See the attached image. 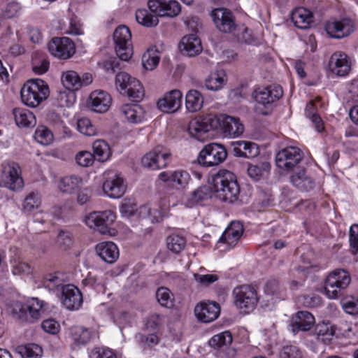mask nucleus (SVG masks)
<instances>
[{
  "label": "nucleus",
  "mask_w": 358,
  "mask_h": 358,
  "mask_svg": "<svg viewBox=\"0 0 358 358\" xmlns=\"http://www.w3.org/2000/svg\"><path fill=\"white\" fill-rule=\"evenodd\" d=\"M122 115L129 122H140L144 115L143 109L138 104H124L120 109Z\"/></svg>",
  "instance_id": "obj_34"
},
{
  "label": "nucleus",
  "mask_w": 358,
  "mask_h": 358,
  "mask_svg": "<svg viewBox=\"0 0 358 358\" xmlns=\"http://www.w3.org/2000/svg\"><path fill=\"white\" fill-rule=\"evenodd\" d=\"M203 104V96L196 90H189L185 95V106L190 113H195L200 110Z\"/></svg>",
  "instance_id": "obj_35"
},
{
  "label": "nucleus",
  "mask_w": 358,
  "mask_h": 358,
  "mask_svg": "<svg viewBox=\"0 0 358 358\" xmlns=\"http://www.w3.org/2000/svg\"><path fill=\"white\" fill-rule=\"evenodd\" d=\"M137 210L136 204L130 199H124L120 206V213L124 217H130Z\"/></svg>",
  "instance_id": "obj_58"
},
{
  "label": "nucleus",
  "mask_w": 358,
  "mask_h": 358,
  "mask_svg": "<svg viewBox=\"0 0 358 358\" xmlns=\"http://www.w3.org/2000/svg\"><path fill=\"white\" fill-rule=\"evenodd\" d=\"M138 214L141 218H150L152 222H159L162 218L161 213L148 205L141 206L138 209Z\"/></svg>",
  "instance_id": "obj_49"
},
{
  "label": "nucleus",
  "mask_w": 358,
  "mask_h": 358,
  "mask_svg": "<svg viewBox=\"0 0 358 358\" xmlns=\"http://www.w3.org/2000/svg\"><path fill=\"white\" fill-rule=\"evenodd\" d=\"M351 278L348 271L343 269H335L327 277L324 282L326 296L331 299L340 297L348 287Z\"/></svg>",
  "instance_id": "obj_3"
},
{
  "label": "nucleus",
  "mask_w": 358,
  "mask_h": 358,
  "mask_svg": "<svg viewBox=\"0 0 358 358\" xmlns=\"http://www.w3.org/2000/svg\"><path fill=\"white\" fill-rule=\"evenodd\" d=\"M349 241L354 252L358 250V224H354L350 228Z\"/></svg>",
  "instance_id": "obj_63"
},
{
  "label": "nucleus",
  "mask_w": 358,
  "mask_h": 358,
  "mask_svg": "<svg viewBox=\"0 0 358 358\" xmlns=\"http://www.w3.org/2000/svg\"><path fill=\"white\" fill-rule=\"evenodd\" d=\"M69 331L71 338L76 345L85 344L91 339V331L83 326L72 327Z\"/></svg>",
  "instance_id": "obj_36"
},
{
  "label": "nucleus",
  "mask_w": 358,
  "mask_h": 358,
  "mask_svg": "<svg viewBox=\"0 0 358 358\" xmlns=\"http://www.w3.org/2000/svg\"><path fill=\"white\" fill-rule=\"evenodd\" d=\"M41 204V198L38 192H31L24 198L22 210L24 213H31L40 207Z\"/></svg>",
  "instance_id": "obj_42"
},
{
  "label": "nucleus",
  "mask_w": 358,
  "mask_h": 358,
  "mask_svg": "<svg viewBox=\"0 0 358 358\" xmlns=\"http://www.w3.org/2000/svg\"><path fill=\"white\" fill-rule=\"evenodd\" d=\"M44 285L48 289H54L62 285V279L57 274H49L45 278Z\"/></svg>",
  "instance_id": "obj_62"
},
{
  "label": "nucleus",
  "mask_w": 358,
  "mask_h": 358,
  "mask_svg": "<svg viewBox=\"0 0 358 358\" xmlns=\"http://www.w3.org/2000/svg\"><path fill=\"white\" fill-rule=\"evenodd\" d=\"M350 67V62L345 53L336 52L331 56L329 68L332 73L339 76H344L348 74Z\"/></svg>",
  "instance_id": "obj_22"
},
{
  "label": "nucleus",
  "mask_w": 358,
  "mask_h": 358,
  "mask_svg": "<svg viewBox=\"0 0 358 358\" xmlns=\"http://www.w3.org/2000/svg\"><path fill=\"white\" fill-rule=\"evenodd\" d=\"M343 310L350 315H358V299H352L342 303Z\"/></svg>",
  "instance_id": "obj_64"
},
{
  "label": "nucleus",
  "mask_w": 358,
  "mask_h": 358,
  "mask_svg": "<svg viewBox=\"0 0 358 358\" xmlns=\"http://www.w3.org/2000/svg\"><path fill=\"white\" fill-rule=\"evenodd\" d=\"M218 119L220 120V126L222 127L226 136L234 138L243 134L244 127L238 118L222 115Z\"/></svg>",
  "instance_id": "obj_25"
},
{
  "label": "nucleus",
  "mask_w": 358,
  "mask_h": 358,
  "mask_svg": "<svg viewBox=\"0 0 358 358\" xmlns=\"http://www.w3.org/2000/svg\"><path fill=\"white\" fill-rule=\"evenodd\" d=\"M233 294L235 306L243 313H249L252 311L258 301L255 289L250 285L236 287Z\"/></svg>",
  "instance_id": "obj_8"
},
{
  "label": "nucleus",
  "mask_w": 358,
  "mask_h": 358,
  "mask_svg": "<svg viewBox=\"0 0 358 358\" xmlns=\"http://www.w3.org/2000/svg\"><path fill=\"white\" fill-rule=\"evenodd\" d=\"M156 298L161 306L171 307L173 305V294L166 287H160L156 292Z\"/></svg>",
  "instance_id": "obj_52"
},
{
  "label": "nucleus",
  "mask_w": 358,
  "mask_h": 358,
  "mask_svg": "<svg viewBox=\"0 0 358 358\" xmlns=\"http://www.w3.org/2000/svg\"><path fill=\"white\" fill-rule=\"evenodd\" d=\"M218 276L216 274H199L194 273V279L201 285L208 286L209 285L215 282L218 280Z\"/></svg>",
  "instance_id": "obj_60"
},
{
  "label": "nucleus",
  "mask_w": 358,
  "mask_h": 358,
  "mask_svg": "<svg viewBox=\"0 0 358 358\" xmlns=\"http://www.w3.org/2000/svg\"><path fill=\"white\" fill-rule=\"evenodd\" d=\"M90 358H117V357L111 350L102 347L92 349Z\"/></svg>",
  "instance_id": "obj_56"
},
{
  "label": "nucleus",
  "mask_w": 358,
  "mask_h": 358,
  "mask_svg": "<svg viewBox=\"0 0 358 358\" xmlns=\"http://www.w3.org/2000/svg\"><path fill=\"white\" fill-rule=\"evenodd\" d=\"M227 82V76L223 70L212 72L206 80L208 90L217 91L220 90Z\"/></svg>",
  "instance_id": "obj_37"
},
{
  "label": "nucleus",
  "mask_w": 358,
  "mask_h": 358,
  "mask_svg": "<svg viewBox=\"0 0 358 358\" xmlns=\"http://www.w3.org/2000/svg\"><path fill=\"white\" fill-rule=\"evenodd\" d=\"M115 86L120 93L127 94L134 101H139L144 96V90L140 82L126 72L116 75Z\"/></svg>",
  "instance_id": "obj_5"
},
{
  "label": "nucleus",
  "mask_w": 358,
  "mask_h": 358,
  "mask_svg": "<svg viewBox=\"0 0 358 358\" xmlns=\"http://www.w3.org/2000/svg\"><path fill=\"white\" fill-rule=\"evenodd\" d=\"M113 41L117 56L122 61L129 60L133 55L129 29L124 25L117 27L113 33Z\"/></svg>",
  "instance_id": "obj_6"
},
{
  "label": "nucleus",
  "mask_w": 358,
  "mask_h": 358,
  "mask_svg": "<svg viewBox=\"0 0 358 358\" xmlns=\"http://www.w3.org/2000/svg\"><path fill=\"white\" fill-rule=\"evenodd\" d=\"M220 313V305L216 302H201L194 308L196 318L204 323L215 320Z\"/></svg>",
  "instance_id": "obj_18"
},
{
  "label": "nucleus",
  "mask_w": 358,
  "mask_h": 358,
  "mask_svg": "<svg viewBox=\"0 0 358 358\" xmlns=\"http://www.w3.org/2000/svg\"><path fill=\"white\" fill-rule=\"evenodd\" d=\"M302 151L294 146L280 150L275 156L276 166L283 170H289L296 166L303 159Z\"/></svg>",
  "instance_id": "obj_12"
},
{
  "label": "nucleus",
  "mask_w": 358,
  "mask_h": 358,
  "mask_svg": "<svg viewBox=\"0 0 358 358\" xmlns=\"http://www.w3.org/2000/svg\"><path fill=\"white\" fill-rule=\"evenodd\" d=\"M220 127V120L215 115L206 114L192 120L189 123V135L199 141L205 138L206 133Z\"/></svg>",
  "instance_id": "obj_7"
},
{
  "label": "nucleus",
  "mask_w": 358,
  "mask_h": 358,
  "mask_svg": "<svg viewBox=\"0 0 358 358\" xmlns=\"http://www.w3.org/2000/svg\"><path fill=\"white\" fill-rule=\"evenodd\" d=\"M149 9L160 17H173L177 16L181 10L179 3L171 0L169 2H163L157 0H150L148 3Z\"/></svg>",
  "instance_id": "obj_16"
},
{
  "label": "nucleus",
  "mask_w": 358,
  "mask_h": 358,
  "mask_svg": "<svg viewBox=\"0 0 358 358\" xmlns=\"http://www.w3.org/2000/svg\"><path fill=\"white\" fill-rule=\"evenodd\" d=\"M50 91L44 80L36 78L27 80L21 88L20 95L23 103L36 108L49 96Z\"/></svg>",
  "instance_id": "obj_2"
},
{
  "label": "nucleus",
  "mask_w": 358,
  "mask_h": 358,
  "mask_svg": "<svg viewBox=\"0 0 358 358\" xmlns=\"http://www.w3.org/2000/svg\"><path fill=\"white\" fill-rule=\"evenodd\" d=\"M92 148L94 158L99 162L107 161L111 155V150L109 145L103 140L95 141L93 143Z\"/></svg>",
  "instance_id": "obj_39"
},
{
  "label": "nucleus",
  "mask_w": 358,
  "mask_h": 358,
  "mask_svg": "<svg viewBox=\"0 0 358 358\" xmlns=\"http://www.w3.org/2000/svg\"><path fill=\"white\" fill-rule=\"evenodd\" d=\"M315 324V317L308 311H299L292 320L293 331H308Z\"/></svg>",
  "instance_id": "obj_30"
},
{
  "label": "nucleus",
  "mask_w": 358,
  "mask_h": 358,
  "mask_svg": "<svg viewBox=\"0 0 358 358\" xmlns=\"http://www.w3.org/2000/svg\"><path fill=\"white\" fill-rule=\"evenodd\" d=\"M211 17L217 28L224 33H230L236 29L232 13L228 9L215 8L211 12Z\"/></svg>",
  "instance_id": "obj_15"
},
{
  "label": "nucleus",
  "mask_w": 358,
  "mask_h": 358,
  "mask_svg": "<svg viewBox=\"0 0 358 358\" xmlns=\"http://www.w3.org/2000/svg\"><path fill=\"white\" fill-rule=\"evenodd\" d=\"M158 16L150 10L149 11L146 9H138L136 12V19L138 23L148 27H154L158 24Z\"/></svg>",
  "instance_id": "obj_40"
},
{
  "label": "nucleus",
  "mask_w": 358,
  "mask_h": 358,
  "mask_svg": "<svg viewBox=\"0 0 358 358\" xmlns=\"http://www.w3.org/2000/svg\"><path fill=\"white\" fill-rule=\"evenodd\" d=\"M233 341L232 335L230 331H224L214 335L209 341L210 347L215 349H220L224 346L229 345Z\"/></svg>",
  "instance_id": "obj_44"
},
{
  "label": "nucleus",
  "mask_w": 358,
  "mask_h": 358,
  "mask_svg": "<svg viewBox=\"0 0 358 358\" xmlns=\"http://www.w3.org/2000/svg\"><path fill=\"white\" fill-rule=\"evenodd\" d=\"M210 197V190L207 186H201L194 191L192 199L194 202H199Z\"/></svg>",
  "instance_id": "obj_59"
},
{
  "label": "nucleus",
  "mask_w": 358,
  "mask_h": 358,
  "mask_svg": "<svg viewBox=\"0 0 358 358\" xmlns=\"http://www.w3.org/2000/svg\"><path fill=\"white\" fill-rule=\"evenodd\" d=\"M141 164L144 168L150 170H157L162 169L157 160L155 158V154L153 150L146 153L141 159Z\"/></svg>",
  "instance_id": "obj_54"
},
{
  "label": "nucleus",
  "mask_w": 358,
  "mask_h": 358,
  "mask_svg": "<svg viewBox=\"0 0 358 358\" xmlns=\"http://www.w3.org/2000/svg\"><path fill=\"white\" fill-rule=\"evenodd\" d=\"M271 170V164L268 162H262L257 164H249L248 174L250 178L258 181L268 174Z\"/></svg>",
  "instance_id": "obj_38"
},
{
  "label": "nucleus",
  "mask_w": 358,
  "mask_h": 358,
  "mask_svg": "<svg viewBox=\"0 0 358 358\" xmlns=\"http://www.w3.org/2000/svg\"><path fill=\"white\" fill-rule=\"evenodd\" d=\"M280 358H301L299 350L294 345H285L280 352Z\"/></svg>",
  "instance_id": "obj_57"
},
{
  "label": "nucleus",
  "mask_w": 358,
  "mask_h": 358,
  "mask_svg": "<svg viewBox=\"0 0 358 358\" xmlns=\"http://www.w3.org/2000/svg\"><path fill=\"white\" fill-rule=\"evenodd\" d=\"M62 289V303L63 306L70 310L79 309L83 301L80 289L73 285H66L63 286Z\"/></svg>",
  "instance_id": "obj_17"
},
{
  "label": "nucleus",
  "mask_w": 358,
  "mask_h": 358,
  "mask_svg": "<svg viewBox=\"0 0 358 358\" xmlns=\"http://www.w3.org/2000/svg\"><path fill=\"white\" fill-rule=\"evenodd\" d=\"M294 186L301 191H310L315 187L314 180L306 174L305 170H300L293 173L290 178Z\"/></svg>",
  "instance_id": "obj_32"
},
{
  "label": "nucleus",
  "mask_w": 358,
  "mask_h": 358,
  "mask_svg": "<svg viewBox=\"0 0 358 358\" xmlns=\"http://www.w3.org/2000/svg\"><path fill=\"white\" fill-rule=\"evenodd\" d=\"M282 94L283 92L280 86L272 85L256 90L254 92V98L257 103L266 106L278 101Z\"/></svg>",
  "instance_id": "obj_19"
},
{
  "label": "nucleus",
  "mask_w": 358,
  "mask_h": 358,
  "mask_svg": "<svg viewBox=\"0 0 358 358\" xmlns=\"http://www.w3.org/2000/svg\"><path fill=\"white\" fill-rule=\"evenodd\" d=\"M94 159L93 154L89 151H80L76 156L77 164L83 167L92 165Z\"/></svg>",
  "instance_id": "obj_55"
},
{
  "label": "nucleus",
  "mask_w": 358,
  "mask_h": 358,
  "mask_svg": "<svg viewBox=\"0 0 358 358\" xmlns=\"http://www.w3.org/2000/svg\"><path fill=\"white\" fill-rule=\"evenodd\" d=\"M243 233V224L240 222L233 221L223 232L218 243H224L229 248H232L238 243Z\"/></svg>",
  "instance_id": "obj_21"
},
{
  "label": "nucleus",
  "mask_w": 358,
  "mask_h": 358,
  "mask_svg": "<svg viewBox=\"0 0 358 358\" xmlns=\"http://www.w3.org/2000/svg\"><path fill=\"white\" fill-rule=\"evenodd\" d=\"M111 97L110 94L103 90H95L89 96L88 105L91 109L96 113L106 112L110 106Z\"/></svg>",
  "instance_id": "obj_24"
},
{
  "label": "nucleus",
  "mask_w": 358,
  "mask_h": 358,
  "mask_svg": "<svg viewBox=\"0 0 358 358\" xmlns=\"http://www.w3.org/2000/svg\"><path fill=\"white\" fill-rule=\"evenodd\" d=\"M77 128L81 134L87 136H92L97 133L95 127L87 117H83L78 120Z\"/></svg>",
  "instance_id": "obj_51"
},
{
  "label": "nucleus",
  "mask_w": 358,
  "mask_h": 358,
  "mask_svg": "<svg viewBox=\"0 0 358 358\" xmlns=\"http://www.w3.org/2000/svg\"><path fill=\"white\" fill-rule=\"evenodd\" d=\"M17 352L22 358H41L43 354L42 348L34 343L20 345L17 348Z\"/></svg>",
  "instance_id": "obj_46"
},
{
  "label": "nucleus",
  "mask_w": 358,
  "mask_h": 358,
  "mask_svg": "<svg viewBox=\"0 0 358 358\" xmlns=\"http://www.w3.org/2000/svg\"><path fill=\"white\" fill-rule=\"evenodd\" d=\"M105 180L103 183V191L110 198L118 199L124 195L127 185L120 174L111 171L104 173Z\"/></svg>",
  "instance_id": "obj_11"
},
{
  "label": "nucleus",
  "mask_w": 358,
  "mask_h": 358,
  "mask_svg": "<svg viewBox=\"0 0 358 358\" xmlns=\"http://www.w3.org/2000/svg\"><path fill=\"white\" fill-rule=\"evenodd\" d=\"M182 94L178 90H173L166 93L157 101V106L164 113H173L178 111L182 105Z\"/></svg>",
  "instance_id": "obj_20"
},
{
  "label": "nucleus",
  "mask_w": 358,
  "mask_h": 358,
  "mask_svg": "<svg viewBox=\"0 0 358 358\" xmlns=\"http://www.w3.org/2000/svg\"><path fill=\"white\" fill-rule=\"evenodd\" d=\"M27 307L29 315L34 319H38L45 311V303L37 298L29 301Z\"/></svg>",
  "instance_id": "obj_47"
},
{
  "label": "nucleus",
  "mask_w": 358,
  "mask_h": 358,
  "mask_svg": "<svg viewBox=\"0 0 358 358\" xmlns=\"http://www.w3.org/2000/svg\"><path fill=\"white\" fill-rule=\"evenodd\" d=\"M312 13L305 8H297L292 11L291 20L295 27L301 29H306L310 27L313 22Z\"/></svg>",
  "instance_id": "obj_31"
},
{
  "label": "nucleus",
  "mask_w": 358,
  "mask_h": 358,
  "mask_svg": "<svg viewBox=\"0 0 358 358\" xmlns=\"http://www.w3.org/2000/svg\"><path fill=\"white\" fill-rule=\"evenodd\" d=\"M48 50L55 57L66 59L75 53V45L67 37L53 38L48 45Z\"/></svg>",
  "instance_id": "obj_13"
},
{
  "label": "nucleus",
  "mask_w": 358,
  "mask_h": 358,
  "mask_svg": "<svg viewBox=\"0 0 358 358\" xmlns=\"http://www.w3.org/2000/svg\"><path fill=\"white\" fill-rule=\"evenodd\" d=\"M227 156V152L223 145L218 143H210L200 151L198 162L204 167H210L222 163Z\"/></svg>",
  "instance_id": "obj_9"
},
{
  "label": "nucleus",
  "mask_w": 358,
  "mask_h": 358,
  "mask_svg": "<svg viewBox=\"0 0 358 358\" xmlns=\"http://www.w3.org/2000/svg\"><path fill=\"white\" fill-rule=\"evenodd\" d=\"M316 334L319 340L326 343L332 339L334 331L328 324H321L316 327Z\"/></svg>",
  "instance_id": "obj_53"
},
{
  "label": "nucleus",
  "mask_w": 358,
  "mask_h": 358,
  "mask_svg": "<svg viewBox=\"0 0 358 358\" xmlns=\"http://www.w3.org/2000/svg\"><path fill=\"white\" fill-rule=\"evenodd\" d=\"M159 178L165 182H171L178 189H184L188 185L191 177L189 173L182 169L173 171H163L159 174Z\"/></svg>",
  "instance_id": "obj_23"
},
{
  "label": "nucleus",
  "mask_w": 358,
  "mask_h": 358,
  "mask_svg": "<svg viewBox=\"0 0 358 358\" xmlns=\"http://www.w3.org/2000/svg\"><path fill=\"white\" fill-rule=\"evenodd\" d=\"M16 124L20 127H34L36 124L34 115L26 108H17L13 111Z\"/></svg>",
  "instance_id": "obj_33"
},
{
  "label": "nucleus",
  "mask_w": 358,
  "mask_h": 358,
  "mask_svg": "<svg viewBox=\"0 0 358 358\" xmlns=\"http://www.w3.org/2000/svg\"><path fill=\"white\" fill-rule=\"evenodd\" d=\"M233 151L236 156L253 158L259 153L257 145L252 142L238 141L232 143Z\"/></svg>",
  "instance_id": "obj_27"
},
{
  "label": "nucleus",
  "mask_w": 358,
  "mask_h": 358,
  "mask_svg": "<svg viewBox=\"0 0 358 358\" xmlns=\"http://www.w3.org/2000/svg\"><path fill=\"white\" fill-rule=\"evenodd\" d=\"M13 273L14 275L29 274L31 272L30 266L22 261L15 260L13 264Z\"/></svg>",
  "instance_id": "obj_61"
},
{
  "label": "nucleus",
  "mask_w": 358,
  "mask_h": 358,
  "mask_svg": "<svg viewBox=\"0 0 358 358\" xmlns=\"http://www.w3.org/2000/svg\"><path fill=\"white\" fill-rule=\"evenodd\" d=\"M355 29L354 22L348 18L341 20L328 21L325 30L331 38L341 39L350 35Z\"/></svg>",
  "instance_id": "obj_14"
},
{
  "label": "nucleus",
  "mask_w": 358,
  "mask_h": 358,
  "mask_svg": "<svg viewBox=\"0 0 358 358\" xmlns=\"http://www.w3.org/2000/svg\"><path fill=\"white\" fill-rule=\"evenodd\" d=\"M167 248L175 254L182 251L186 246V239L180 235L173 234L166 238Z\"/></svg>",
  "instance_id": "obj_45"
},
{
  "label": "nucleus",
  "mask_w": 358,
  "mask_h": 358,
  "mask_svg": "<svg viewBox=\"0 0 358 358\" xmlns=\"http://www.w3.org/2000/svg\"><path fill=\"white\" fill-rule=\"evenodd\" d=\"M34 138L41 145H47L53 141V134L45 126H39L35 131Z\"/></svg>",
  "instance_id": "obj_48"
},
{
  "label": "nucleus",
  "mask_w": 358,
  "mask_h": 358,
  "mask_svg": "<svg viewBox=\"0 0 358 358\" xmlns=\"http://www.w3.org/2000/svg\"><path fill=\"white\" fill-rule=\"evenodd\" d=\"M181 52L189 57H195L202 51V45L200 38L195 34L184 36L180 42Z\"/></svg>",
  "instance_id": "obj_26"
},
{
  "label": "nucleus",
  "mask_w": 358,
  "mask_h": 358,
  "mask_svg": "<svg viewBox=\"0 0 358 358\" xmlns=\"http://www.w3.org/2000/svg\"><path fill=\"white\" fill-rule=\"evenodd\" d=\"M212 184L217 199L234 202L240 193L236 176L227 169H220L212 176Z\"/></svg>",
  "instance_id": "obj_1"
},
{
  "label": "nucleus",
  "mask_w": 358,
  "mask_h": 358,
  "mask_svg": "<svg viewBox=\"0 0 358 358\" xmlns=\"http://www.w3.org/2000/svg\"><path fill=\"white\" fill-rule=\"evenodd\" d=\"M83 185V180L77 175L66 176L58 183L59 191L65 194H73L79 191Z\"/></svg>",
  "instance_id": "obj_28"
},
{
  "label": "nucleus",
  "mask_w": 358,
  "mask_h": 358,
  "mask_svg": "<svg viewBox=\"0 0 358 358\" xmlns=\"http://www.w3.org/2000/svg\"><path fill=\"white\" fill-rule=\"evenodd\" d=\"M160 59L159 51L154 47L149 48L142 57V64L143 67L152 71L158 65Z\"/></svg>",
  "instance_id": "obj_41"
},
{
  "label": "nucleus",
  "mask_w": 358,
  "mask_h": 358,
  "mask_svg": "<svg viewBox=\"0 0 358 358\" xmlns=\"http://www.w3.org/2000/svg\"><path fill=\"white\" fill-rule=\"evenodd\" d=\"M157 163L162 169L166 167L171 161V155L169 150L162 145H158L153 149Z\"/></svg>",
  "instance_id": "obj_50"
},
{
  "label": "nucleus",
  "mask_w": 358,
  "mask_h": 358,
  "mask_svg": "<svg viewBox=\"0 0 358 358\" xmlns=\"http://www.w3.org/2000/svg\"><path fill=\"white\" fill-rule=\"evenodd\" d=\"M62 81L65 87L70 90H78L80 88V77L74 71H66L62 73Z\"/></svg>",
  "instance_id": "obj_43"
},
{
  "label": "nucleus",
  "mask_w": 358,
  "mask_h": 358,
  "mask_svg": "<svg viewBox=\"0 0 358 358\" xmlns=\"http://www.w3.org/2000/svg\"><path fill=\"white\" fill-rule=\"evenodd\" d=\"M1 181L3 185L13 191L22 189L24 181L21 177V169L18 164L8 162L2 166Z\"/></svg>",
  "instance_id": "obj_10"
},
{
  "label": "nucleus",
  "mask_w": 358,
  "mask_h": 358,
  "mask_svg": "<svg viewBox=\"0 0 358 358\" xmlns=\"http://www.w3.org/2000/svg\"><path fill=\"white\" fill-rule=\"evenodd\" d=\"M115 219V214L111 210L94 211L86 216L85 222L90 228L112 236L115 234V229L111 227Z\"/></svg>",
  "instance_id": "obj_4"
},
{
  "label": "nucleus",
  "mask_w": 358,
  "mask_h": 358,
  "mask_svg": "<svg viewBox=\"0 0 358 358\" xmlns=\"http://www.w3.org/2000/svg\"><path fill=\"white\" fill-rule=\"evenodd\" d=\"M98 255L106 262L112 264L119 257V250L113 242H102L96 245Z\"/></svg>",
  "instance_id": "obj_29"
}]
</instances>
